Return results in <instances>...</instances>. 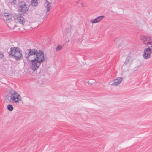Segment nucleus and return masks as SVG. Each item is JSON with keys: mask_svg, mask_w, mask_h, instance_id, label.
Returning a JSON list of instances; mask_svg holds the SVG:
<instances>
[{"mask_svg": "<svg viewBox=\"0 0 152 152\" xmlns=\"http://www.w3.org/2000/svg\"><path fill=\"white\" fill-rule=\"evenodd\" d=\"M24 56L26 59L30 61L31 59L44 58V53L40 50H37L36 48L28 49L24 51Z\"/></svg>", "mask_w": 152, "mask_h": 152, "instance_id": "f257e3e1", "label": "nucleus"}, {"mask_svg": "<svg viewBox=\"0 0 152 152\" xmlns=\"http://www.w3.org/2000/svg\"><path fill=\"white\" fill-rule=\"evenodd\" d=\"M9 94L7 95V98L10 102L13 103H19L22 100L20 95L15 90L13 89L9 90Z\"/></svg>", "mask_w": 152, "mask_h": 152, "instance_id": "f03ea898", "label": "nucleus"}, {"mask_svg": "<svg viewBox=\"0 0 152 152\" xmlns=\"http://www.w3.org/2000/svg\"><path fill=\"white\" fill-rule=\"evenodd\" d=\"M10 51L8 53L10 56L14 58L17 61H19L23 58L22 50L19 48L14 47L10 48Z\"/></svg>", "mask_w": 152, "mask_h": 152, "instance_id": "7ed1b4c3", "label": "nucleus"}, {"mask_svg": "<svg viewBox=\"0 0 152 152\" xmlns=\"http://www.w3.org/2000/svg\"><path fill=\"white\" fill-rule=\"evenodd\" d=\"M10 51L8 53L10 56L14 58L17 61H19L23 58L22 50L19 48L14 47L10 48Z\"/></svg>", "mask_w": 152, "mask_h": 152, "instance_id": "20e7f679", "label": "nucleus"}, {"mask_svg": "<svg viewBox=\"0 0 152 152\" xmlns=\"http://www.w3.org/2000/svg\"><path fill=\"white\" fill-rule=\"evenodd\" d=\"M29 61L31 62V69L35 71L39 68L41 64L44 61L45 58L31 59Z\"/></svg>", "mask_w": 152, "mask_h": 152, "instance_id": "39448f33", "label": "nucleus"}, {"mask_svg": "<svg viewBox=\"0 0 152 152\" xmlns=\"http://www.w3.org/2000/svg\"><path fill=\"white\" fill-rule=\"evenodd\" d=\"M145 48L144 50L143 54V58L145 59H148L150 58L152 53V49L150 48Z\"/></svg>", "mask_w": 152, "mask_h": 152, "instance_id": "423d86ee", "label": "nucleus"}, {"mask_svg": "<svg viewBox=\"0 0 152 152\" xmlns=\"http://www.w3.org/2000/svg\"><path fill=\"white\" fill-rule=\"evenodd\" d=\"M19 12L21 14H23L26 13L28 11L27 7L26 6V5L25 3L23 1L20 2L19 3Z\"/></svg>", "mask_w": 152, "mask_h": 152, "instance_id": "0eeeda50", "label": "nucleus"}, {"mask_svg": "<svg viewBox=\"0 0 152 152\" xmlns=\"http://www.w3.org/2000/svg\"><path fill=\"white\" fill-rule=\"evenodd\" d=\"M140 38L142 42L145 45H146L147 47H148V45L151 44V37H148L144 35H141L140 37Z\"/></svg>", "mask_w": 152, "mask_h": 152, "instance_id": "6e6552de", "label": "nucleus"}, {"mask_svg": "<svg viewBox=\"0 0 152 152\" xmlns=\"http://www.w3.org/2000/svg\"><path fill=\"white\" fill-rule=\"evenodd\" d=\"M14 20L17 23L23 25L25 23V19L23 16L17 15L14 16Z\"/></svg>", "mask_w": 152, "mask_h": 152, "instance_id": "1a4fd4ad", "label": "nucleus"}, {"mask_svg": "<svg viewBox=\"0 0 152 152\" xmlns=\"http://www.w3.org/2000/svg\"><path fill=\"white\" fill-rule=\"evenodd\" d=\"M3 19L5 23L9 22L12 20V16L7 13H5L3 16Z\"/></svg>", "mask_w": 152, "mask_h": 152, "instance_id": "9d476101", "label": "nucleus"}, {"mask_svg": "<svg viewBox=\"0 0 152 152\" xmlns=\"http://www.w3.org/2000/svg\"><path fill=\"white\" fill-rule=\"evenodd\" d=\"M104 18V15H102L98 16L94 19L91 20V22L92 23H95L98 22H99Z\"/></svg>", "mask_w": 152, "mask_h": 152, "instance_id": "9b49d317", "label": "nucleus"}, {"mask_svg": "<svg viewBox=\"0 0 152 152\" xmlns=\"http://www.w3.org/2000/svg\"><path fill=\"white\" fill-rule=\"evenodd\" d=\"M122 80V78L121 77H118L115 79H114L113 81L114 83L111 84V86H117L120 84Z\"/></svg>", "mask_w": 152, "mask_h": 152, "instance_id": "f8f14e48", "label": "nucleus"}, {"mask_svg": "<svg viewBox=\"0 0 152 152\" xmlns=\"http://www.w3.org/2000/svg\"><path fill=\"white\" fill-rule=\"evenodd\" d=\"M6 23L10 29H13L15 27V23L12 20L9 22H7Z\"/></svg>", "mask_w": 152, "mask_h": 152, "instance_id": "ddd939ff", "label": "nucleus"}, {"mask_svg": "<svg viewBox=\"0 0 152 152\" xmlns=\"http://www.w3.org/2000/svg\"><path fill=\"white\" fill-rule=\"evenodd\" d=\"M45 4H46L47 6H46L47 8V11L46 12H49L50 10V7H51V3L49 1H48L47 0H46V2L45 3Z\"/></svg>", "mask_w": 152, "mask_h": 152, "instance_id": "4468645a", "label": "nucleus"}, {"mask_svg": "<svg viewBox=\"0 0 152 152\" xmlns=\"http://www.w3.org/2000/svg\"><path fill=\"white\" fill-rule=\"evenodd\" d=\"M39 0H32L31 4L32 6H36L38 4V1Z\"/></svg>", "mask_w": 152, "mask_h": 152, "instance_id": "2eb2a0df", "label": "nucleus"}, {"mask_svg": "<svg viewBox=\"0 0 152 152\" xmlns=\"http://www.w3.org/2000/svg\"><path fill=\"white\" fill-rule=\"evenodd\" d=\"M7 108L10 111H12L13 110V107L12 104H8L7 105Z\"/></svg>", "mask_w": 152, "mask_h": 152, "instance_id": "dca6fc26", "label": "nucleus"}, {"mask_svg": "<svg viewBox=\"0 0 152 152\" xmlns=\"http://www.w3.org/2000/svg\"><path fill=\"white\" fill-rule=\"evenodd\" d=\"M130 56L129 55L127 56L126 59L124 62V64L125 65H126L129 62L130 59Z\"/></svg>", "mask_w": 152, "mask_h": 152, "instance_id": "f3484780", "label": "nucleus"}, {"mask_svg": "<svg viewBox=\"0 0 152 152\" xmlns=\"http://www.w3.org/2000/svg\"><path fill=\"white\" fill-rule=\"evenodd\" d=\"M62 49V46L60 45H58L56 48V51H58Z\"/></svg>", "mask_w": 152, "mask_h": 152, "instance_id": "a211bd4d", "label": "nucleus"}, {"mask_svg": "<svg viewBox=\"0 0 152 152\" xmlns=\"http://www.w3.org/2000/svg\"><path fill=\"white\" fill-rule=\"evenodd\" d=\"M3 57L4 55L3 53L1 52H0V58H2Z\"/></svg>", "mask_w": 152, "mask_h": 152, "instance_id": "6ab92c4d", "label": "nucleus"}, {"mask_svg": "<svg viewBox=\"0 0 152 152\" xmlns=\"http://www.w3.org/2000/svg\"><path fill=\"white\" fill-rule=\"evenodd\" d=\"M79 3H80V5L83 6V3H82L80 1H79V2L77 3V4H78Z\"/></svg>", "mask_w": 152, "mask_h": 152, "instance_id": "aec40b11", "label": "nucleus"}, {"mask_svg": "<svg viewBox=\"0 0 152 152\" xmlns=\"http://www.w3.org/2000/svg\"><path fill=\"white\" fill-rule=\"evenodd\" d=\"M10 2L11 3H12L14 2V1H15V0H9Z\"/></svg>", "mask_w": 152, "mask_h": 152, "instance_id": "412c9836", "label": "nucleus"}, {"mask_svg": "<svg viewBox=\"0 0 152 152\" xmlns=\"http://www.w3.org/2000/svg\"><path fill=\"white\" fill-rule=\"evenodd\" d=\"M151 44H150L149 45H150V47H151L152 49V40L151 39Z\"/></svg>", "mask_w": 152, "mask_h": 152, "instance_id": "4be33fe9", "label": "nucleus"}]
</instances>
